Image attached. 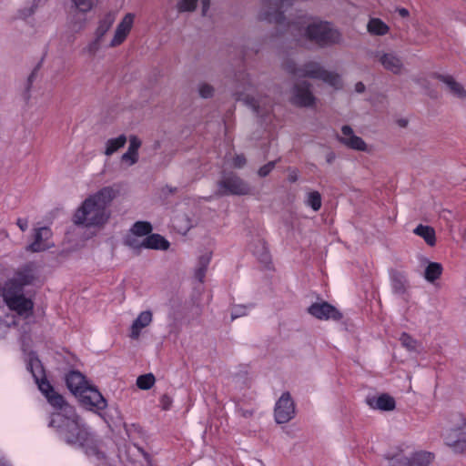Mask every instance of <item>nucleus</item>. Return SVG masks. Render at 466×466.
Segmentation results:
<instances>
[{
	"label": "nucleus",
	"mask_w": 466,
	"mask_h": 466,
	"mask_svg": "<svg viewBox=\"0 0 466 466\" xmlns=\"http://www.w3.org/2000/svg\"><path fill=\"white\" fill-rule=\"evenodd\" d=\"M296 0H261L258 19L287 25L288 31L298 42L309 40L319 47L339 45L342 42V35L330 23L326 21H310L307 16H298L289 20L286 12L293 6Z\"/></svg>",
	"instance_id": "1"
},
{
	"label": "nucleus",
	"mask_w": 466,
	"mask_h": 466,
	"mask_svg": "<svg viewBox=\"0 0 466 466\" xmlns=\"http://www.w3.org/2000/svg\"><path fill=\"white\" fill-rule=\"evenodd\" d=\"M118 191L113 187H105L86 198L73 216L76 226L101 228L110 218L109 207Z\"/></svg>",
	"instance_id": "2"
},
{
	"label": "nucleus",
	"mask_w": 466,
	"mask_h": 466,
	"mask_svg": "<svg viewBox=\"0 0 466 466\" xmlns=\"http://www.w3.org/2000/svg\"><path fill=\"white\" fill-rule=\"evenodd\" d=\"M49 425L57 428L70 444L83 446L88 440L89 433L73 407H66L65 413H54Z\"/></svg>",
	"instance_id": "3"
},
{
	"label": "nucleus",
	"mask_w": 466,
	"mask_h": 466,
	"mask_svg": "<svg viewBox=\"0 0 466 466\" xmlns=\"http://www.w3.org/2000/svg\"><path fill=\"white\" fill-rule=\"evenodd\" d=\"M283 68L297 77L322 80L335 89L342 87L341 78L339 74L326 70L319 63L315 61L297 66L293 60L288 59L283 63Z\"/></svg>",
	"instance_id": "4"
},
{
	"label": "nucleus",
	"mask_w": 466,
	"mask_h": 466,
	"mask_svg": "<svg viewBox=\"0 0 466 466\" xmlns=\"http://www.w3.org/2000/svg\"><path fill=\"white\" fill-rule=\"evenodd\" d=\"M66 382L70 391L80 397L84 405L89 406L90 409H106V399L96 388L87 384L85 377L79 371L69 372L66 377Z\"/></svg>",
	"instance_id": "5"
},
{
	"label": "nucleus",
	"mask_w": 466,
	"mask_h": 466,
	"mask_svg": "<svg viewBox=\"0 0 466 466\" xmlns=\"http://www.w3.org/2000/svg\"><path fill=\"white\" fill-rule=\"evenodd\" d=\"M27 369L32 373L38 389L46 396L48 402L54 408L60 410V413H65L66 407L71 406L65 401L63 396L57 393L46 380L45 369L36 356L30 355Z\"/></svg>",
	"instance_id": "6"
},
{
	"label": "nucleus",
	"mask_w": 466,
	"mask_h": 466,
	"mask_svg": "<svg viewBox=\"0 0 466 466\" xmlns=\"http://www.w3.org/2000/svg\"><path fill=\"white\" fill-rule=\"evenodd\" d=\"M215 196H247L252 193L250 185L235 172H223L216 183Z\"/></svg>",
	"instance_id": "7"
},
{
	"label": "nucleus",
	"mask_w": 466,
	"mask_h": 466,
	"mask_svg": "<svg viewBox=\"0 0 466 466\" xmlns=\"http://www.w3.org/2000/svg\"><path fill=\"white\" fill-rule=\"evenodd\" d=\"M237 81L238 83V88L241 90L235 92L237 100L243 101L245 105L249 106L257 115L263 116L266 114L270 107L269 100L267 97H254L249 95H246L245 92L249 90L252 86V81L250 76L247 73H240Z\"/></svg>",
	"instance_id": "8"
},
{
	"label": "nucleus",
	"mask_w": 466,
	"mask_h": 466,
	"mask_svg": "<svg viewBox=\"0 0 466 466\" xmlns=\"http://www.w3.org/2000/svg\"><path fill=\"white\" fill-rule=\"evenodd\" d=\"M3 298L6 306L18 315L32 314L34 303L24 295V290L16 289L13 282H5L3 288Z\"/></svg>",
	"instance_id": "9"
},
{
	"label": "nucleus",
	"mask_w": 466,
	"mask_h": 466,
	"mask_svg": "<svg viewBox=\"0 0 466 466\" xmlns=\"http://www.w3.org/2000/svg\"><path fill=\"white\" fill-rule=\"evenodd\" d=\"M459 424L449 429L444 436L445 443L456 453L466 451V420L459 415Z\"/></svg>",
	"instance_id": "10"
},
{
	"label": "nucleus",
	"mask_w": 466,
	"mask_h": 466,
	"mask_svg": "<svg viewBox=\"0 0 466 466\" xmlns=\"http://www.w3.org/2000/svg\"><path fill=\"white\" fill-rule=\"evenodd\" d=\"M290 102L299 107H313L317 98L311 91V84L308 81L296 83L291 91Z\"/></svg>",
	"instance_id": "11"
},
{
	"label": "nucleus",
	"mask_w": 466,
	"mask_h": 466,
	"mask_svg": "<svg viewBox=\"0 0 466 466\" xmlns=\"http://www.w3.org/2000/svg\"><path fill=\"white\" fill-rule=\"evenodd\" d=\"M295 404L289 391L278 400L274 409L275 420L279 424L287 423L295 416Z\"/></svg>",
	"instance_id": "12"
},
{
	"label": "nucleus",
	"mask_w": 466,
	"mask_h": 466,
	"mask_svg": "<svg viewBox=\"0 0 466 466\" xmlns=\"http://www.w3.org/2000/svg\"><path fill=\"white\" fill-rule=\"evenodd\" d=\"M36 279L35 266L28 263L20 268L6 282H13L16 289L24 290L25 286L34 284Z\"/></svg>",
	"instance_id": "13"
},
{
	"label": "nucleus",
	"mask_w": 466,
	"mask_h": 466,
	"mask_svg": "<svg viewBox=\"0 0 466 466\" xmlns=\"http://www.w3.org/2000/svg\"><path fill=\"white\" fill-rule=\"evenodd\" d=\"M374 57L383 68L394 75L401 74L404 65L401 59L393 52L377 51Z\"/></svg>",
	"instance_id": "14"
},
{
	"label": "nucleus",
	"mask_w": 466,
	"mask_h": 466,
	"mask_svg": "<svg viewBox=\"0 0 466 466\" xmlns=\"http://www.w3.org/2000/svg\"><path fill=\"white\" fill-rule=\"evenodd\" d=\"M338 140L350 149L363 152L368 150L365 141L356 136L350 126L345 125L341 127V136H338Z\"/></svg>",
	"instance_id": "15"
},
{
	"label": "nucleus",
	"mask_w": 466,
	"mask_h": 466,
	"mask_svg": "<svg viewBox=\"0 0 466 466\" xmlns=\"http://www.w3.org/2000/svg\"><path fill=\"white\" fill-rule=\"evenodd\" d=\"M309 313L319 319H334L339 320L342 314L332 305L328 302L314 303L309 308Z\"/></svg>",
	"instance_id": "16"
},
{
	"label": "nucleus",
	"mask_w": 466,
	"mask_h": 466,
	"mask_svg": "<svg viewBox=\"0 0 466 466\" xmlns=\"http://www.w3.org/2000/svg\"><path fill=\"white\" fill-rule=\"evenodd\" d=\"M430 461V453L418 454L412 460L398 454L389 460V466H429Z\"/></svg>",
	"instance_id": "17"
},
{
	"label": "nucleus",
	"mask_w": 466,
	"mask_h": 466,
	"mask_svg": "<svg viewBox=\"0 0 466 466\" xmlns=\"http://www.w3.org/2000/svg\"><path fill=\"white\" fill-rule=\"evenodd\" d=\"M134 18L135 15L131 13L127 14L123 17L115 31L114 37L110 43L111 47L117 46L124 42L132 28Z\"/></svg>",
	"instance_id": "18"
},
{
	"label": "nucleus",
	"mask_w": 466,
	"mask_h": 466,
	"mask_svg": "<svg viewBox=\"0 0 466 466\" xmlns=\"http://www.w3.org/2000/svg\"><path fill=\"white\" fill-rule=\"evenodd\" d=\"M432 77L445 84L448 91L453 96L464 100L466 98V90L461 84L457 82L452 76L433 73Z\"/></svg>",
	"instance_id": "19"
},
{
	"label": "nucleus",
	"mask_w": 466,
	"mask_h": 466,
	"mask_svg": "<svg viewBox=\"0 0 466 466\" xmlns=\"http://www.w3.org/2000/svg\"><path fill=\"white\" fill-rule=\"evenodd\" d=\"M199 0H177L176 10L178 14L193 13L197 10ZM202 5V15L205 16L210 7L211 0H200Z\"/></svg>",
	"instance_id": "20"
},
{
	"label": "nucleus",
	"mask_w": 466,
	"mask_h": 466,
	"mask_svg": "<svg viewBox=\"0 0 466 466\" xmlns=\"http://www.w3.org/2000/svg\"><path fill=\"white\" fill-rule=\"evenodd\" d=\"M152 321V313L149 310L142 311L134 320L131 326L130 338L137 339L140 336L141 329L147 327Z\"/></svg>",
	"instance_id": "21"
},
{
	"label": "nucleus",
	"mask_w": 466,
	"mask_h": 466,
	"mask_svg": "<svg viewBox=\"0 0 466 466\" xmlns=\"http://www.w3.org/2000/svg\"><path fill=\"white\" fill-rule=\"evenodd\" d=\"M51 233L48 228L44 227L35 230V240L31 243L27 250L31 252H40L47 248V245L44 243L50 237Z\"/></svg>",
	"instance_id": "22"
},
{
	"label": "nucleus",
	"mask_w": 466,
	"mask_h": 466,
	"mask_svg": "<svg viewBox=\"0 0 466 466\" xmlns=\"http://www.w3.org/2000/svg\"><path fill=\"white\" fill-rule=\"evenodd\" d=\"M141 140L137 136L129 137V147L126 153L122 155V160L134 165L138 161V149L141 147Z\"/></svg>",
	"instance_id": "23"
},
{
	"label": "nucleus",
	"mask_w": 466,
	"mask_h": 466,
	"mask_svg": "<svg viewBox=\"0 0 466 466\" xmlns=\"http://www.w3.org/2000/svg\"><path fill=\"white\" fill-rule=\"evenodd\" d=\"M368 403L371 408L381 410H392L395 408V400L388 394H382L378 398L368 400Z\"/></svg>",
	"instance_id": "24"
},
{
	"label": "nucleus",
	"mask_w": 466,
	"mask_h": 466,
	"mask_svg": "<svg viewBox=\"0 0 466 466\" xmlns=\"http://www.w3.org/2000/svg\"><path fill=\"white\" fill-rule=\"evenodd\" d=\"M169 242L159 234H150L145 238V248L167 250Z\"/></svg>",
	"instance_id": "25"
},
{
	"label": "nucleus",
	"mask_w": 466,
	"mask_h": 466,
	"mask_svg": "<svg viewBox=\"0 0 466 466\" xmlns=\"http://www.w3.org/2000/svg\"><path fill=\"white\" fill-rule=\"evenodd\" d=\"M253 253L263 264L268 265L270 262V254L265 240L257 239L254 242Z\"/></svg>",
	"instance_id": "26"
},
{
	"label": "nucleus",
	"mask_w": 466,
	"mask_h": 466,
	"mask_svg": "<svg viewBox=\"0 0 466 466\" xmlns=\"http://www.w3.org/2000/svg\"><path fill=\"white\" fill-rule=\"evenodd\" d=\"M414 234L421 237L425 242L432 247L436 243L435 230L430 226L419 225L414 230Z\"/></svg>",
	"instance_id": "27"
},
{
	"label": "nucleus",
	"mask_w": 466,
	"mask_h": 466,
	"mask_svg": "<svg viewBox=\"0 0 466 466\" xmlns=\"http://www.w3.org/2000/svg\"><path fill=\"white\" fill-rule=\"evenodd\" d=\"M367 29L370 34L374 35H384L390 30L389 26L380 18L370 19Z\"/></svg>",
	"instance_id": "28"
},
{
	"label": "nucleus",
	"mask_w": 466,
	"mask_h": 466,
	"mask_svg": "<svg viewBox=\"0 0 466 466\" xmlns=\"http://www.w3.org/2000/svg\"><path fill=\"white\" fill-rule=\"evenodd\" d=\"M70 6L75 11L80 14H86L90 12L97 3V0H68Z\"/></svg>",
	"instance_id": "29"
},
{
	"label": "nucleus",
	"mask_w": 466,
	"mask_h": 466,
	"mask_svg": "<svg viewBox=\"0 0 466 466\" xmlns=\"http://www.w3.org/2000/svg\"><path fill=\"white\" fill-rule=\"evenodd\" d=\"M127 143V137L120 135L116 138L108 139L106 143L105 155L111 156Z\"/></svg>",
	"instance_id": "30"
},
{
	"label": "nucleus",
	"mask_w": 466,
	"mask_h": 466,
	"mask_svg": "<svg viewBox=\"0 0 466 466\" xmlns=\"http://www.w3.org/2000/svg\"><path fill=\"white\" fill-rule=\"evenodd\" d=\"M442 273V266L437 262H430L425 268L424 278L429 282H434Z\"/></svg>",
	"instance_id": "31"
},
{
	"label": "nucleus",
	"mask_w": 466,
	"mask_h": 466,
	"mask_svg": "<svg viewBox=\"0 0 466 466\" xmlns=\"http://www.w3.org/2000/svg\"><path fill=\"white\" fill-rule=\"evenodd\" d=\"M114 21L115 16L112 14H106L99 22V25L96 30V36L103 40L104 35L110 29Z\"/></svg>",
	"instance_id": "32"
},
{
	"label": "nucleus",
	"mask_w": 466,
	"mask_h": 466,
	"mask_svg": "<svg viewBox=\"0 0 466 466\" xmlns=\"http://www.w3.org/2000/svg\"><path fill=\"white\" fill-rule=\"evenodd\" d=\"M407 281L403 275L394 272L391 275V285L393 291L397 294H404L406 291Z\"/></svg>",
	"instance_id": "33"
},
{
	"label": "nucleus",
	"mask_w": 466,
	"mask_h": 466,
	"mask_svg": "<svg viewBox=\"0 0 466 466\" xmlns=\"http://www.w3.org/2000/svg\"><path fill=\"white\" fill-rule=\"evenodd\" d=\"M152 231V225L147 221H137L131 228L130 232L139 237H147Z\"/></svg>",
	"instance_id": "34"
},
{
	"label": "nucleus",
	"mask_w": 466,
	"mask_h": 466,
	"mask_svg": "<svg viewBox=\"0 0 466 466\" xmlns=\"http://www.w3.org/2000/svg\"><path fill=\"white\" fill-rule=\"evenodd\" d=\"M156 381L155 376L152 373H147L138 376L137 379V386L141 390H149L152 388Z\"/></svg>",
	"instance_id": "35"
},
{
	"label": "nucleus",
	"mask_w": 466,
	"mask_h": 466,
	"mask_svg": "<svg viewBox=\"0 0 466 466\" xmlns=\"http://www.w3.org/2000/svg\"><path fill=\"white\" fill-rule=\"evenodd\" d=\"M139 236L130 233L125 239V244L135 250L145 248V238L140 240Z\"/></svg>",
	"instance_id": "36"
},
{
	"label": "nucleus",
	"mask_w": 466,
	"mask_h": 466,
	"mask_svg": "<svg viewBox=\"0 0 466 466\" xmlns=\"http://www.w3.org/2000/svg\"><path fill=\"white\" fill-rule=\"evenodd\" d=\"M400 341L401 345L410 351H417L420 344L419 342L410 337L408 333L403 332L400 335Z\"/></svg>",
	"instance_id": "37"
},
{
	"label": "nucleus",
	"mask_w": 466,
	"mask_h": 466,
	"mask_svg": "<svg viewBox=\"0 0 466 466\" xmlns=\"http://www.w3.org/2000/svg\"><path fill=\"white\" fill-rule=\"evenodd\" d=\"M102 42H103L102 39L97 38L96 36V38L93 41H91L83 49V51H82L83 54H86V55L89 56L90 57H94L96 56V54L98 52V50L100 49Z\"/></svg>",
	"instance_id": "38"
},
{
	"label": "nucleus",
	"mask_w": 466,
	"mask_h": 466,
	"mask_svg": "<svg viewBox=\"0 0 466 466\" xmlns=\"http://www.w3.org/2000/svg\"><path fill=\"white\" fill-rule=\"evenodd\" d=\"M307 204L311 207L314 211H318L321 208V196L318 191L309 193Z\"/></svg>",
	"instance_id": "39"
},
{
	"label": "nucleus",
	"mask_w": 466,
	"mask_h": 466,
	"mask_svg": "<svg viewBox=\"0 0 466 466\" xmlns=\"http://www.w3.org/2000/svg\"><path fill=\"white\" fill-rule=\"evenodd\" d=\"M214 87L208 83H201L198 85V94L202 98H210L214 96Z\"/></svg>",
	"instance_id": "40"
},
{
	"label": "nucleus",
	"mask_w": 466,
	"mask_h": 466,
	"mask_svg": "<svg viewBox=\"0 0 466 466\" xmlns=\"http://www.w3.org/2000/svg\"><path fill=\"white\" fill-rule=\"evenodd\" d=\"M277 164V160L276 161H269L268 163H267L266 165L262 166L258 171V175L261 177H267L275 167Z\"/></svg>",
	"instance_id": "41"
},
{
	"label": "nucleus",
	"mask_w": 466,
	"mask_h": 466,
	"mask_svg": "<svg viewBox=\"0 0 466 466\" xmlns=\"http://www.w3.org/2000/svg\"><path fill=\"white\" fill-rule=\"evenodd\" d=\"M39 2H40V0H34L32 5L30 7L24 8V9L20 10V16L22 18H26V17L32 15L35 13V9L37 8Z\"/></svg>",
	"instance_id": "42"
},
{
	"label": "nucleus",
	"mask_w": 466,
	"mask_h": 466,
	"mask_svg": "<svg viewBox=\"0 0 466 466\" xmlns=\"http://www.w3.org/2000/svg\"><path fill=\"white\" fill-rule=\"evenodd\" d=\"M247 163V159L243 154L236 155L233 158V167L242 168Z\"/></svg>",
	"instance_id": "43"
},
{
	"label": "nucleus",
	"mask_w": 466,
	"mask_h": 466,
	"mask_svg": "<svg viewBox=\"0 0 466 466\" xmlns=\"http://www.w3.org/2000/svg\"><path fill=\"white\" fill-rule=\"evenodd\" d=\"M160 404L164 410H167L171 407L172 399L168 395L164 394L160 399Z\"/></svg>",
	"instance_id": "44"
},
{
	"label": "nucleus",
	"mask_w": 466,
	"mask_h": 466,
	"mask_svg": "<svg viewBox=\"0 0 466 466\" xmlns=\"http://www.w3.org/2000/svg\"><path fill=\"white\" fill-rule=\"evenodd\" d=\"M209 261H210V256L203 255L198 258V267L208 268Z\"/></svg>",
	"instance_id": "45"
},
{
	"label": "nucleus",
	"mask_w": 466,
	"mask_h": 466,
	"mask_svg": "<svg viewBox=\"0 0 466 466\" xmlns=\"http://www.w3.org/2000/svg\"><path fill=\"white\" fill-rule=\"evenodd\" d=\"M299 178V171L296 168H289L288 179L289 182L294 183Z\"/></svg>",
	"instance_id": "46"
},
{
	"label": "nucleus",
	"mask_w": 466,
	"mask_h": 466,
	"mask_svg": "<svg viewBox=\"0 0 466 466\" xmlns=\"http://www.w3.org/2000/svg\"><path fill=\"white\" fill-rule=\"evenodd\" d=\"M206 271L207 268L198 267L195 271L196 279H198L200 282H203L206 276Z\"/></svg>",
	"instance_id": "47"
},
{
	"label": "nucleus",
	"mask_w": 466,
	"mask_h": 466,
	"mask_svg": "<svg viewBox=\"0 0 466 466\" xmlns=\"http://www.w3.org/2000/svg\"><path fill=\"white\" fill-rule=\"evenodd\" d=\"M37 70H38V68H37V67H35V68L31 72V74L29 75V76H28V78H27V86H26L27 91L31 88L32 84H33L34 80H35V77H36Z\"/></svg>",
	"instance_id": "48"
},
{
	"label": "nucleus",
	"mask_w": 466,
	"mask_h": 466,
	"mask_svg": "<svg viewBox=\"0 0 466 466\" xmlns=\"http://www.w3.org/2000/svg\"><path fill=\"white\" fill-rule=\"evenodd\" d=\"M87 453L89 455H95L98 460L104 459L105 455L103 452L98 451L96 447H92L88 450Z\"/></svg>",
	"instance_id": "49"
},
{
	"label": "nucleus",
	"mask_w": 466,
	"mask_h": 466,
	"mask_svg": "<svg viewBox=\"0 0 466 466\" xmlns=\"http://www.w3.org/2000/svg\"><path fill=\"white\" fill-rule=\"evenodd\" d=\"M86 20L72 22V28L75 31H80L85 27Z\"/></svg>",
	"instance_id": "50"
},
{
	"label": "nucleus",
	"mask_w": 466,
	"mask_h": 466,
	"mask_svg": "<svg viewBox=\"0 0 466 466\" xmlns=\"http://www.w3.org/2000/svg\"><path fill=\"white\" fill-rule=\"evenodd\" d=\"M16 225L19 227V228L22 231H25L27 229V227H28V222H27L26 219L18 218L17 221H16Z\"/></svg>",
	"instance_id": "51"
},
{
	"label": "nucleus",
	"mask_w": 466,
	"mask_h": 466,
	"mask_svg": "<svg viewBox=\"0 0 466 466\" xmlns=\"http://www.w3.org/2000/svg\"><path fill=\"white\" fill-rule=\"evenodd\" d=\"M355 91L358 93H363L365 91V85L362 82L356 83Z\"/></svg>",
	"instance_id": "52"
},
{
	"label": "nucleus",
	"mask_w": 466,
	"mask_h": 466,
	"mask_svg": "<svg viewBox=\"0 0 466 466\" xmlns=\"http://www.w3.org/2000/svg\"><path fill=\"white\" fill-rule=\"evenodd\" d=\"M336 158V155L334 152L332 151H329L327 155H326V161L329 163V164H331L334 159Z\"/></svg>",
	"instance_id": "53"
},
{
	"label": "nucleus",
	"mask_w": 466,
	"mask_h": 466,
	"mask_svg": "<svg viewBox=\"0 0 466 466\" xmlns=\"http://www.w3.org/2000/svg\"><path fill=\"white\" fill-rule=\"evenodd\" d=\"M239 412H240L241 416L244 417V418H249L253 414L252 410H243V409H240Z\"/></svg>",
	"instance_id": "54"
},
{
	"label": "nucleus",
	"mask_w": 466,
	"mask_h": 466,
	"mask_svg": "<svg viewBox=\"0 0 466 466\" xmlns=\"http://www.w3.org/2000/svg\"><path fill=\"white\" fill-rule=\"evenodd\" d=\"M397 12L399 13V15H400L401 17H407V16H409V14H410V13H409V11H408V9L403 8V7H401V8H397Z\"/></svg>",
	"instance_id": "55"
},
{
	"label": "nucleus",
	"mask_w": 466,
	"mask_h": 466,
	"mask_svg": "<svg viewBox=\"0 0 466 466\" xmlns=\"http://www.w3.org/2000/svg\"><path fill=\"white\" fill-rule=\"evenodd\" d=\"M406 124H407V121H405V120H401V121L400 122V126H402V127H405V126H406Z\"/></svg>",
	"instance_id": "56"
},
{
	"label": "nucleus",
	"mask_w": 466,
	"mask_h": 466,
	"mask_svg": "<svg viewBox=\"0 0 466 466\" xmlns=\"http://www.w3.org/2000/svg\"><path fill=\"white\" fill-rule=\"evenodd\" d=\"M145 458L149 461V455L147 452H143Z\"/></svg>",
	"instance_id": "57"
},
{
	"label": "nucleus",
	"mask_w": 466,
	"mask_h": 466,
	"mask_svg": "<svg viewBox=\"0 0 466 466\" xmlns=\"http://www.w3.org/2000/svg\"><path fill=\"white\" fill-rule=\"evenodd\" d=\"M237 317H238V315L234 314V313L232 314V319H236Z\"/></svg>",
	"instance_id": "58"
}]
</instances>
